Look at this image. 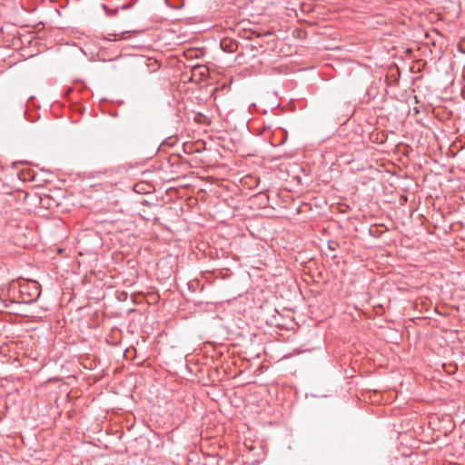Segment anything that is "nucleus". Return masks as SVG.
Segmentation results:
<instances>
[{
    "label": "nucleus",
    "mask_w": 465,
    "mask_h": 465,
    "mask_svg": "<svg viewBox=\"0 0 465 465\" xmlns=\"http://www.w3.org/2000/svg\"><path fill=\"white\" fill-rule=\"evenodd\" d=\"M20 292L24 297L25 302H31L40 296L39 286L35 282H31L21 285Z\"/></svg>",
    "instance_id": "obj_1"
},
{
    "label": "nucleus",
    "mask_w": 465,
    "mask_h": 465,
    "mask_svg": "<svg viewBox=\"0 0 465 465\" xmlns=\"http://www.w3.org/2000/svg\"><path fill=\"white\" fill-rule=\"evenodd\" d=\"M460 52L465 54V38L461 39L458 44Z\"/></svg>",
    "instance_id": "obj_2"
},
{
    "label": "nucleus",
    "mask_w": 465,
    "mask_h": 465,
    "mask_svg": "<svg viewBox=\"0 0 465 465\" xmlns=\"http://www.w3.org/2000/svg\"><path fill=\"white\" fill-rule=\"evenodd\" d=\"M26 292H32V290L26 289Z\"/></svg>",
    "instance_id": "obj_3"
}]
</instances>
